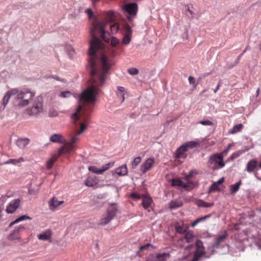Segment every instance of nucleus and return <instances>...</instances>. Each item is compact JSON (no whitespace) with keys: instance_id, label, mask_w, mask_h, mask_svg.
I'll use <instances>...</instances> for the list:
<instances>
[{"instance_id":"52","label":"nucleus","mask_w":261,"mask_h":261,"mask_svg":"<svg viewBox=\"0 0 261 261\" xmlns=\"http://www.w3.org/2000/svg\"><path fill=\"white\" fill-rule=\"evenodd\" d=\"M130 196H131V197L133 198H135V199L141 198V195L136 193H133L132 194H131Z\"/></svg>"},{"instance_id":"19","label":"nucleus","mask_w":261,"mask_h":261,"mask_svg":"<svg viewBox=\"0 0 261 261\" xmlns=\"http://www.w3.org/2000/svg\"><path fill=\"white\" fill-rule=\"evenodd\" d=\"M116 172L119 176L126 175L128 173L126 164H124L117 168Z\"/></svg>"},{"instance_id":"36","label":"nucleus","mask_w":261,"mask_h":261,"mask_svg":"<svg viewBox=\"0 0 261 261\" xmlns=\"http://www.w3.org/2000/svg\"><path fill=\"white\" fill-rule=\"evenodd\" d=\"M110 29L112 33H116L119 30V25L117 23H115L111 25Z\"/></svg>"},{"instance_id":"4","label":"nucleus","mask_w":261,"mask_h":261,"mask_svg":"<svg viewBox=\"0 0 261 261\" xmlns=\"http://www.w3.org/2000/svg\"><path fill=\"white\" fill-rule=\"evenodd\" d=\"M208 164L213 165L214 170L222 168L225 166V163L223 161V156L218 153L211 155L208 160Z\"/></svg>"},{"instance_id":"41","label":"nucleus","mask_w":261,"mask_h":261,"mask_svg":"<svg viewBox=\"0 0 261 261\" xmlns=\"http://www.w3.org/2000/svg\"><path fill=\"white\" fill-rule=\"evenodd\" d=\"M240 154V153L238 152L233 153L228 159V161H232L237 158L238 156H239Z\"/></svg>"},{"instance_id":"23","label":"nucleus","mask_w":261,"mask_h":261,"mask_svg":"<svg viewBox=\"0 0 261 261\" xmlns=\"http://www.w3.org/2000/svg\"><path fill=\"white\" fill-rule=\"evenodd\" d=\"M169 256V254L166 253L158 254L156 255L155 261H167V257Z\"/></svg>"},{"instance_id":"44","label":"nucleus","mask_w":261,"mask_h":261,"mask_svg":"<svg viewBox=\"0 0 261 261\" xmlns=\"http://www.w3.org/2000/svg\"><path fill=\"white\" fill-rule=\"evenodd\" d=\"M210 217H211L210 215H207L203 217H201L200 218L197 219L196 220L197 221L198 223H199L203 222L204 220H205L206 219L210 218Z\"/></svg>"},{"instance_id":"7","label":"nucleus","mask_w":261,"mask_h":261,"mask_svg":"<svg viewBox=\"0 0 261 261\" xmlns=\"http://www.w3.org/2000/svg\"><path fill=\"white\" fill-rule=\"evenodd\" d=\"M122 9L130 15L135 16L137 14L138 6L136 3H129L123 6Z\"/></svg>"},{"instance_id":"59","label":"nucleus","mask_w":261,"mask_h":261,"mask_svg":"<svg viewBox=\"0 0 261 261\" xmlns=\"http://www.w3.org/2000/svg\"><path fill=\"white\" fill-rule=\"evenodd\" d=\"M181 187H182L185 189H187L189 187L188 184V183L184 184L182 182V185L181 186Z\"/></svg>"},{"instance_id":"40","label":"nucleus","mask_w":261,"mask_h":261,"mask_svg":"<svg viewBox=\"0 0 261 261\" xmlns=\"http://www.w3.org/2000/svg\"><path fill=\"white\" fill-rule=\"evenodd\" d=\"M196 174V171L195 170H191L188 174L185 175V179L188 180L190 177L193 176Z\"/></svg>"},{"instance_id":"24","label":"nucleus","mask_w":261,"mask_h":261,"mask_svg":"<svg viewBox=\"0 0 261 261\" xmlns=\"http://www.w3.org/2000/svg\"><path fill=\"white\" fill-rule=\"evenodd\" d=\"M241 184V181L240 180L235 184L230 186V191L231 194L236 193L240 188V186Z\"/></svg>"},{"instance_id":"6","label":"nucleus","mask_w":261,"mask_h":261,"mask_svg":"<svg viewBox=\"0 0 261 261\" xmlns=\"http://www.w3.org/2000/svg\"><path fill=\"white\" fill-rule=\"evenodd\" d=\"M227 236V232H225L224 234L220 236L216 240V242L212 245L210 249H212V251H213L215 249L219 248L226 247L228 250V245L224 242V240Z\"/></svg>"},{"instance_id":"26","label":"nucleus","mask_w":261,"mask_h":261,"mask_svg":"<svg viewBox=\"0 0 261 261\" xmlns=\"http://www.w3.org/2000/svg\"><path fill=\"white\" fill-rule=\"evenodd\" d=\"M243 124L241 123L235 125L233 126L231 129L229 130V133L232 134L236 133L241 130L243 128Z\"/></svg>"},{"instance_id":"50","label":"nucleus","mask_w":261,"mask_h":261,"mask_svg":"<svg viewBox=\"0 0 261 261\" xmlns=\"http://www.w3.org/2000/svg\"><path fill=\"white\" fill-rule=\"evenodd\" d=\"M117 96L120 98L121 102H122L124 100V93H119L116 92Z\"/></svg>"},{"instance_id":"61","label":"nucleus","mask_w":261,"mask_h":261,"mask_svg":"<svg viewBox=\"0 0 261 261\" xmlns=\"http://www.w3.org/2000/svg\"><path fill=\"white\" fill-rule=\"evenodd\" d=\"M13 223H14V224H16V223H17L18 222H19V220H18V218H17L16 219H15L14 221H13Z\"/></svg>"},{"instance_id":"12","label":"nucleus","mask_w":261,"mask_h":261,"mask_svg":"<svg viewBox=\"0 0 261 261\" xmlns=\"http://www.w3.org/2000/svg\"><path fill=\"white\" fill-rule=\"evenodd\" d=\"M132 29L129 25H125V33L123 38V43L125 45L128 44L131 41Z\"/></svg>"},{"instance_id":"42","label":"nucleus","mask_w":261,"mask_h":261,"mask_svg":"<svg viewBox=\"0 0 261 261\" xmlns=\"http://www.w3.org/2000/svg\"><path fill=\"white\" fill-rule=\"evenodd\" d=\"M55 162V161L53 159H50L46 163V168L47 169H50Z\"/></svg>"},{"instance_id":"22","label":"nucleus","mask_w":261,"mask_h":261,"mask_svg":"<svg viewBox=\"0 0 261 261\" xmlns=\"http://www.w3.org/2000/svg\"><path fill=\"white\" fill-rule=\"evenodd\" d=\"M50 233L49 231L44 232L43 233L39 234L38 236V239H39L40 240H43V241L48 240L50 239Z\"/></svg>"},{"instance_id":"62","label":"nucleus","mask_w":261,"mask_h":261,"mask_svg":"<svg viewBox=\"0 0 261 261\" xmlns=\"http://www.w3.org/2000/svg\"><path fill=\"white\" fill-rule=\"evenodd\" d=\"M259 92V88H257V89L256 90V97L258 96Z\"/></svg>"},{"instance_id":"46","label":"nucleus","mask_w":261,"mask_h":261,"mask_svg":"<svg viewBox=\"0 0 261 261\" xmlns=\"http://www.w3.org/2000/svg\"><path fill=\"white\" fill-rule=\"evenodd\" d=\"M53 78H54V79L58 81H60V82H62L63 83H66L67 82V81L66 80L64 79H62L60 77H59L58 76H56V75H52L51 76Z\"/></svg>"},{"instance_id":"48","label":"nucleus","mask_w":261,"mask_h":261,"mask_svg":"<svg viewBox=\"0 0 261 261\" xmlns=\"http://www.w3.org/2000/svg\"><path fill=\"white\" fill-rule=\"evenodd\" d=\"M196 245L197 246V249H200V250H203V244H202V241H200V240H198L197 242H196Z\"/></svg>"},{"instance_id":"28","label":"nucleus","mask_w":261,"mask_h":261,"mask_svg":"<svg viewBox=\"0 0 261 261\" xmlns=\"http://www.w3.org/2000/svg\"><path fill=\"white\" fill-rule=\"evenodd\" d=\"M141 161V158L140 156H137L135 158L131 163L132 168L135 169L136 167L140 163Z\"/></svg>"},{"instance_id":"35","label":"nucleus","mask_w":261,"mask_h":261,"mask_svg":"<svg viewBox=\"0 0 261 261\" xmlns=\"http://www.w3.org/2000/svg\"><path fill=\"white\" fill-rule=\"evenodd\" d=\"M218 190V185H217L216 182H214L210 186L209 190L208 191V193H212L214 191H217Z\"/></svg>"},{"instance_id":"29","label":"nucleus","mask_w":261,"mask_h":261,"mask_svg":"<svg viewBox=\"0 0 261 261\" xmlns=\"http://www.w3.org/2000/svg\"><path fill=\"white\" fill-rule=\"evenodd\" d=\"M185 239L187 242L191 243L193 241L194 235L192 232H188L185 234Z\"/></svg>"},{"instance_id":"8","label":"nucleus","mask_w":261,"mask_h":261,"mask_svg":"<svg viewBox=\"0 0 261 261\" xmlns=\"http://www.w3.org/2000/svg\"><path fill=\"white\" fill-rule=\"evenodd\" d=\"M20 200L19 198L11 200L6 207V212L8 214L13 213L20 205Z\"/></svg>"},{"instance_id":"31","label":"nucleus","mask_w":261,"mask_h":261,"mask_svg":"<svg viewBox=\"0 0 261 261\" xmlns=\"http://www.w3.org/2000/svg\"><path fill=\"white\" fill-rule=\"evenodd\" d=\"M171 185L175 187H181L182 185V181L180 179H172Z\"/></svg>"},{"instance_id":"2","label":"nucleus","mask_w":261,"mask_h":261,"mask_svg":"<svg viewBox=\"0 0 261 261\" xmlns=\"http://www.w3.org/2000/svg\"><path fill=\"white\" fill-rule=\"evenodd\" d=\"M29 94L30 98L34 96V93L30 90L27 91H19L18 88H13L8 91L3 97V105L5 108L9 102L11 97L14 96L16 100H20L18 105L19 106H25L29 104L28 99H23L27 94Z\"/></svg>"},{"instance_id":"15","label":"nucleus","mask_w":261,"mask_h":261,"mask_svg":"<svg viewBox=\"0 0 261 261\" xmlns=\"http://www.w3.org/2000/svg\"><path fill=\"white\" fill-rule=\"evenodd\" d=\"M188 148L186 143H184L176 149L175 153V158L177 159L181 158L184 153L188 151Z\"/></svg>"},{"instance_id":"38","label":"nucleus","mask_w":261,"mask_h":261,"mask_svg":"<svg viewBox=\"0 0 261 261\" xmlns=\"http://www.w3.org/2000/svg\"><path fill=\"white\" fill-rule=\"evenodd\" d=\"M198 123L206 126H211L213 124V122L208 120H201L199 121Z\"/></svg>"},{"instance_id":"58","label":"nucleus","mask_w":261,"mask_h":261,"mask_svg":"<svg viewBox=\"0 0 261 261\" xmlns=\"http://www.w3.org/2000/svg\"><path fill=\"white\" fill-rule=\"evenodd\" d=\"M223 181H224V178H221L220 179H219L217 182H215L217 185L219 186V185L222 184L223 182Z\"/></svg>"},{"instance_id":"13","label":"nucleus","mask_w":261,"mask_h":261,"mask_svg":"<svg viewBox=\"0 0 261 261\" xmlns=\"http://www.w3.org/2000/svg\"><path fill=\"white\" fill-rule=\"evenodd\" d=\"M42 105L41 103L34 104L32 108L28 110V113L29 115H35L42 111Z\"/></svg>"},{"instance_id":"57","label":"nucleus","mask_w":261,"mask_h":261,"mask_svg":"<svg viewBox=\"0 0 261 261\" xmlns=\"http://www.w3.org/2000/svg\"><path fill=\"white\" fill-rule=\"evenodd\" d=\"M246 51V49H245V50L242 52V53L238 56V58H237V62H236V63H237H237H238L239 62L240 59L241 58V57H242V56L244 55V54Z\"/></svg>"},{"instance_id":"53","label":"nucleus","mask_w":261,"mask_h":261,"mask_svg":"<svg viewBox=\"0 0 261 261\" xmlns=\"http://www.w3.org/2000/svg\"><path fill=\"white\" fill-rule=\"evenodd\" d=\"M15 161H16V160L10 159V160L7 161L3 163H1V165H3V164H11V163L15 164Z\"/></svg>"},{"instance_id":"20","label":"nucleus","mask_w":261,"mask_h":261,"mask_svg":"<svg viewBox=\"0 0 261 261\" xmlns=\"http://www.w3.org/2000/svg\"><path fill=\"white\" fill-rule=\"evenodd\" d=\"M29 141L28 138H21L16 141V144L19 148L23 149L29 144Z\"/></svg>"},{"instance_id":"39","label":"nucleus","mask_w":261,"mask_h":261,"mask_svg":"<svg viewBox=\"0 0 261 261\" xmlns=\"http://www.w3.org/2000/svg\"><path fill=\"white\" fill-rule=\"evenodd\" d=\"M231 144H229V145L228 146V147L225 149H224L223 151H222L221 152H220V153H218V154H221V155L223 156V159L224 158V157L227 155V154L228 153V151H229V150L230 149V148L231 147Z\"/></svg>"},{"instance_id":"34","label":"nucleus","mask_w":261,"mask_h":261,"mask_svg":"<svg viewBox=\"0 0 261 261\" xmlns=\"http://www.w3.org/2000/svg\"><path fill=\"white\" fill-rule=\"evenodd\" d=\"M72 95V93L69 91H62L61 92L60 96L63 98H69Z\"/></svg>"},{"instance_id":"21","label":"nucleus","mask_w":261,"mask_h":261,"mask_svg":"<svg viewBox=\"0 0 261 261\" xmlns=\"http://www.w3.org/2000/svg\"><path fill=\"white\" fill-rule=\"evenodd\" d=\"M63 136L60 134H54L50 136L49 140L53 143H61L63 142Z\"/></svg>"},{"instance_id":"60","label":"nucleus","mask_w":261,"mask_h":261,"mask_svg":"<svg viewBox=\"0 0 261 261\" xmlns=\"http://www.w3.org/2000/svg\"><path fill=\"white\" fill-rule=\"evenodd\" d=\"M198 222L196 220H195L191 224V226L192 227H195L197 224H198Z\"/></svg>"},{"instance_id":"3","label":"nucleus","mask_w":261,"mask_h":261,"mask_svg":"<svg viewBox=\"0 0 261 261\" xmlns=\"http://www.w3.org/2000/svg\"><path fill=\"white\" fill-rule=\"evenodd\" d=\"M118 211L117 205L114 203H111L107 210L106 216L102 217L98 223L100 225H105L108 224L116 216Z\"/></svg>"},{"instance_id":"10","label":"nucleus","mask_w":261,"mask_h":261,"mask_svg":"<svg viewBox=\"0 0 261 261\" xmlns=\"http://www.w3.org/2000/svg\"><path fill=\"white\" fill-rule=\"evenodd\" d=\"M23 229H24V227L21 225L15 227L14 230L9 235L8 240L11 241L19 240V232Z\"/></svg>"},{"instance_id":"63","label":"nucleus","mask_w":261,"mask_h":261,"mask_svg":"<svg viewBox=\"0 0 261 261\" xmlns=\"http://www.w3.org/2000/svg\"><path fill=\"white\" fill-rule=\"evenodd\" d=\"M23 160V159L22 158H20L18 160H16L15 163H18Z\"/></svg>"},{"instance_id":"1","label":"nucleus","mask_w":261,"mask_h":261,"mask_svg":"<svg viewBox=\"0 0 261 261\" xmlns=\"http://www.w3.org/2000/svg\"><path fill=\"white\" fill-rule=\"evenodd\" d=\"M106 24L105 21L99 22L91 30L90 34L92 39L90 42L89 49V70L91 84L80 94H74L75 97L79 98L80 104L77 107L76 111L71 116L73 121H77L82 117L85 120L87 119L85 116V113L92 109V105L96 101L97 95L100 92L98 87L104 84L110 68L111 65L106 56H102L99 58L95 54L96 49H102L104 47L103 44L97 35L101 34L100 37L102 40L106 42L110 41L113 46H116L119 42L116 37H112L110 39V34H107L105 30Z\"/></svg>"},{"instance_id":"37","label":"nucleus","mask_w":261,"mask_h":261,"mask_svg":"<svg viewBox=\"0 0 261 261\" xmlns=\"http://www.w3.org/2000/svg\"><path fill=\"white\" fill-rule=\"evenodd\" d=\"M128 72L132 75H135L138 74L139 70L136 68H130L127 70Z\"/></svg>"},{"instance_id":"45","label":"nucleus","mask_w":261,"mask_h":261,"mask_svg":"<svg viewBox=\"0 0 261 261\" xmlns=\"http://www.w3.org/2000/svg\"><path fill=\"white\" fill-rule=\"evenodd\" d=\"M57 111L55 110H50L49 112V116L50 117H56L58 115Z\"/></svg>"},{"instance_id":"56","label":"nucleus","mask_w":261,"mask_h":261,"mask_svg":"<svg viewBox=\"0 0 261 261\" xmlns=\"http://www.w3.org/2000/svg\"><path fill=\"white\" fill-rule=\"evenodd\" d=\"M176 231L179 233H182L185 231V230L180 226H177L176 227Z\"/></svg>"},{"instance_id":"16","label":"nucleus","mask_w":261,"mask_h":261,"mask_svg":"<svg viewBox=\"0 0 261 261\" xmlns=\"http://www.w3.org/2000/svg\"><path fill=\"white\" fill-rule=\"evenodd\" d=\"M258 162L255 159L250 160L246 165V170L247 172L251 173L254 171L256 167Z\"/></svg>"},{"instance_id":"30","label":"nucleus","mask_w":261,"mask_h":261,"mask_svg":"<svg viewBox=\"0 0 261 261\" xmlns=\"http://www.w3.org/2000/svg\"><path fill=\"white\" fill-rule=\"evenodd\" d=\"M185 143L188 149L195 148L198 144V142L195 141H188Z\"/></svg>"},{"instance_id":"47","label":"nucleus","mask_w":261,"mask_h":261,"mask_svg":"<svg viewBox=\"0 0 261 261\" xmlns=\"http://www.w3.org/2000/svg\"><path fill=\"white\" fill-rule=\"evenodd\" d=\"M189 83L191 84H193L194 87H195L196 86V83L195 82V80L194 79V77L192 76H190L189 77Z\"/></svg>"},{"instance_id":"11","label":"nucleus","mask_w":261,"mask_h":261,"mask_svg":"<svg viewBox=\"0 0 261 261\" xmlns=\"http://www.w3.org/2000/svg\"><path fill=\"white\" fill-rule=\"evenodd\" d=\"M154 163L153 158H149L147 159L141 166L140 170L142 173H145L148 171Z\"/></svg>"},{"instance_id":"27","label":"nucleus","mask_w":261,"mask_h":261,"mask_svg":"<svg viewBox=\"0 0 261 261\" xmlns=\"http://www.w3.org/2000/svg\"><path fill=\"white\" fill-rule=\"evenodd\" d=\"M182 205V203L180 202H177L175 201H172L169 203V207L171 209H176Z\"/></svg>"},{"instance_id":"18","label":"nucleus","mask_w":261,"mask_h":261,"mask_svg":"<svg viewBox=\"0 0 261 261\" xmlns=\"http://www.w3.org/2000/svg\"><path fill=\"white\" fill-rule=\"evenodd\" d=\"M152 199L150 197L145 196L142 198V205L144 208V209L147 210L148 211H150L149 209L150 207V205L152 203Z\"/></svg>"},{"instance_id":"64","label":"nucleus","mask_w":261,"mask_h":261,"mask_svg":"<svg viewBox=\"0 0 261 261\" xmlns=\"http://www.w3.org/2000/svg\"><path fill=\"white\" fill-rule=\"evenodd\" d=\"M14 224H14V223H13V222H12L9 224V227H12Z\"/></svg>"},{"instance_id":"25","label":"nucleus","mask_w":261,"mask_h":261,"mask_svg":"<svg viewBox=\"0 0 261 261\" xmlns=\"http://www.w3.org/2000/svg\"><path fill=\"white\" fill-rule=\"evenodd\" d=\"M203 253V250L200 249H196L191 261H198L199 258L202 255Z\"/></svg>"},{"instance_id":"17","label":"nucleus","mask_w":261,"mask_h":261,"mask_svg":"<svg viewBox=\"0 0 261 261\" xmlns=\"http://www.w3.org/2000/svg\"><path fill=\"white\" fill-rule=\"evenodd\" d=\"M85 184L87 187H92L98 184V180L96 177L89 176L85 180Z\"/></svg>"},{"instance_id":"33","label":"nucleus","mask_w":261,"mask_h":261,"mask_svg":"<svg viewBox=\"0 0 261 261\" xmlns=\"http://www.w3.org/2000/svg\"><path fill=\"white\" fill-rule=\"evenodd\" d=\"M68 145L65 143V146L59 149V154L69 153L71 150H68Z\"/></svg>"},{"instance_id":"49","label":"nucleus","mask_w":261,"mask_h":261,"mask_svg":"<svg viewBox=\"0 0 261 261\" xmlns=\"http://www.w3.org/2000/svg\"><path fill=\"white\" fill-rule=\"evenodd\" d=\"M26 219L31 220V217H30L29 216H27V215H22V216H21L20 217H18V220H19L20 222L25 220Z\"/></svg>"},{"instance_id":"5","label":"nucleus","mask_w":261,"mask_h":261,"mask_svg":"<svg viewBox=\"0 0 261 261\" xmlns=\"http://www.w3.org/2000/svg\"><path fill=\"white\" fill-rule=\"evenodd\" d=\"M80 129L77 130L75 134L71 137L69 141L66 143L68 145V150H72L73 144L79 140V136L83 133L87 127V125L84 123H80Z\"/></svg>"},{"instance_id":"9","label":"nucleus","mask_w":261,"mask_h":261,"mask_svg":"<svg viewBox=\"0 0 261 261\" xmlns=\"http://www.w3.org/2000/svg\"><path fill=\"white\" fill-rule=\"evenodd\" d=\"M113 163H108L104 165L101 168H98L96 166H90L89 170L93 173L100 174L102 173L104 171L107 170L111 166H113Z\"/></svg>"},{"instance_id":"54","label":"nucleus","mask_w":261,"mask_h":261,"mask_svg":"<svg viewBox=\"0 0 261 261\" xmlns=\"http://www.w3.org/2000/svg\"><path fill=\"white\" fill-rule=\"evenodd\" d=\"M86 12L88 14V15L89 17V18H92V17L93 16V12L91 10V9H87L86 10Z\"/></svg>"},{"instance_id":"43","label":"nucleus","mask_w":261,"mask_h":261,"mask_svg":"<svg viewBox=\"0 0 261 261\" xmlns=\"http://www.w3.org/2000/svg\"><path fill=\"white\" fill-rule=\"evenodd\" d=\"M201 202L202 203L201 206L204 207H210L214 205V203L206 202L202 200H201Z\"/></svg>"},{"instance_id":"32","label":"nucleus","mask_w":261,"mask_h":261,"mask_svg":"<svg viewBox=\"0 0 261 261\" xmlns=\"http://www.w3.org/2000/svg\"><path fill=\"white\" fill-rule=\"evenodd\" d=\"M150 248L151 249H154L155 247L153 246V245L147 243L144 245L141 246L139 248V251L143 250V249H147V250H150Z\"/></svg>"},{"instance_id":"55","label":"nucleus","mask_w":261,"mask_h":261,"mask_svg":"<svg viewBox=\"0 0 261 261\" xmlns=\"http://www.w3.org/2000/svg\"><path fill=\"white\" fill-rule=\"evenodd\" d=\"M124 88L123 87L118 86L117 87V92L119 93H124Z\"/></svg>"},{"instance_id":"14","label":"nucleus","mask_w":261,"mask_h":261,"mask_svg":"<svg viewBox=\"0 0 261 261\" xmlns=\"http://www.w3.org/2000/svg\"><path fill=\"white\" fill-rule=\"evenodd\" d=\"M64 201H59L56 197H54L48 201L49 208L50 210L54 211Z\"/></svg>"},{"instance_id":"51","label":"nucleus","mask_w":261,"mask_h":261,"mask_svg":"<svg viewBox=\"0 0 261 261\" xmlns=\"http://www.w3.org/2000/svg\"><path fill=\"white\" fill-rule=\"evenodd\" d=\"M222 84V80H220L219 81V82H218V83L216 88L214 90V93H216L218 91V90L219 89L220 86H221Z\"/></svg>"}]
</instances>
